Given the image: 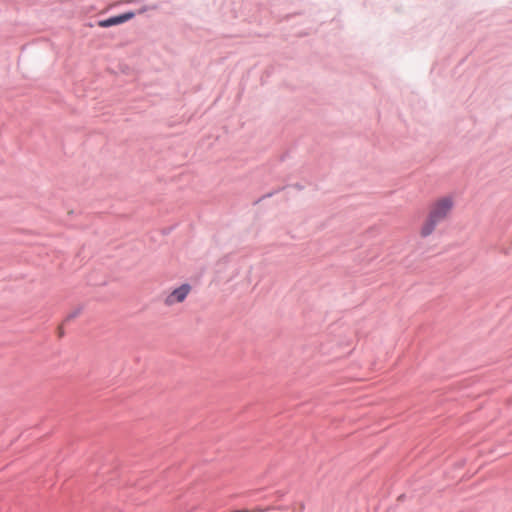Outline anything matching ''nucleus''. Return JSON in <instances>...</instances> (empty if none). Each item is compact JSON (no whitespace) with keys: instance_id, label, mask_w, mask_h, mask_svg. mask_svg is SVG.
<instances>
[{"instance_id":"nucleus-3","label":"nucleus","mask_w":512,"mask_h":512,"mask_svg":"<svg viewBox=\"0 0 512 512\" xmlns=\"http://www.w3.org/2000/svg\"><path fill=\"white\" fill-rule=\"evenodd\" d=\"M132 17H133L132 13H126V14H123V15L111 17V18L106 19V20H102L98 24H99L100 27L106 28V27H110V26L121 24V23L131 19Z\"/></svg>"},{"instance_id":"nucleus-2","label":"nucleus","mask_w":512,"mask_h":512,"mask_svg":"<svg viewBox=\"0 0 512 512\" xmlns=\"http://www.w3.org/2000/svg\"><path fill=\"white\" fill-rule=\"evenodd\" d=\"M191 291V287L188 284H183L180 287L174 289L166 298L165 304L172 306L177 303H182Z\"/></svg>"},{"instance_id":"nucleus-1","label":"nucleus","mask_w":512,"mask_h":512,"mask_svg":"<svg viewBox=\"0 0 512 512\" xmlns=\"http://www.w3.org/2000/svg\"><path fill=\"white\" fill-rule=\"evenodd\" d=\"M455 207V197L453 195H443L434 199L428 207L425 220L420 227L421 237L430 236L436 227L448 220Z\"/></svg>"}]
</instances>
